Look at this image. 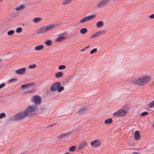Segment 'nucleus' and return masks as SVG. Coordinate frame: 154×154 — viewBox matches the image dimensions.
Instances as JSON below:
<instances>
[{"label":"nucleus","instance_id":"1","mask_svg":"<svg viewBox=\"0 0 154 154\" xmlns=\"http://www.w3.org/2000/svg\"><path fill=\"white\" fill-rule=\"evenodd\" d=\"M36 109V107L32 105L28 107L24 111H22L14 116L15 120H21L33 114Z\"/></svg>","mask_w":154,"mask_h":154},{"label":"nucleus","instance_id":"2","mask_svg":"<svg viewBox=\"0 0 154 154\" xmlns=\"http://www.w3.org/2000/svg\"><path fill=\"white\" fill-rule=\"evenodd\" d=\"M61 83L60 82H56L52 85L51 88V91H57L58 92H60L64 90V88L61 86Z\"/></svg>","mask_w":154,"mask_h":154},{"label":"nucleus","instance_id":"3","mask_svg":"<svg viewBox=\"0 0 154 154\" xmlns=\"http://www.w3.org/2000/svg\"><path fill=\"white\" fill-rule=\"evenodd\" d=\"M55 26L53 24H51L43 26L39 29L38 33L41 34H43L46 33L48 31L51 30Z\"/></svg>","mask_w":154,"mask_h":154},{"label":"nucleus","instance_id":"4","mask_svg":"<svg viewBox=\"0 0 154 154\" xmlns=\"http://www.w3.org/2000/svg\"><path fill=\"white\" fill-rule=\"evenodd\" d=\"M126 113V111L123 109H120L114 113L113 115L116 117H120L122 116Z\"/></svg>","mask_w":154,"mask_h":154},{"label":"nucleus","instance_id":"5","mask_svg":"<svg viewBox=\"0 0 154 154\" xmlns=\"http://www.w3.org/2000/svg\"><path fill=\"white\" fill-rule=\"evenodd\" d=\"M144 85L146 84L151 79L150 76L148 75H145L141 76Z\"/></svg>","mask_w":154,"mask_h":154},{"label":"nucleus","instance_id":"6","mask_svg":"<svg viewBox=\"0 0 154 154\" xmlns=\"http://www.w3.org/2000/svg\"><path fill=\"white\" fill-rule=\"evenodd\" d=\"M95 17L94 15H91L84 17L80 21V23H83L91 20Z\"/></svg>","mask_w":154,"mask_h":154},{"label":"nucleus","instance_id":"7","mask_svg":"<svg viewBox=\"0 0 154 154\" xmlns=\"http://www.w3.org/2000/svg\"><path fill=\"white\" fill-rule=\"evenodd\" d=\"M41 100V98L38 95L33 97L32 99V101L36 104H39L40 103Z\"/></svg>","mask_w":154,"mask_h":154},{"label":"nucleus","instance_id":"8","mask_svg":"<svg viewBox=\"0 0 154 154\" xmlns=\"http://www.w3.org/2000/svg\"><path fill=\"white\" fill-rule=\"evenodd\" d=\"M135 84L138 85L142 86L144 85L141 76L137 79L135 80L134 82Z\"/></svg>","mask_w":154,"mask_h":154},{"label":"nucleus","instance_id":"9","mask_svg":"<svg viewBox=\"0 0 154 154\" xmlns=\"http://www.w3.org/2000/svg\"><path fill=\"white\" fill-rule=\"evenodd\" d=\"M110 0H103L99 2L97 6L98 8H103L105 4L107 3Z\"/></svg>","mask_w":154,"mask_h":154},{"label":"nucleus","instance_id":"10","mask_svg":"<svg viewBox=\"0 0 154 154\" xmlns=\"http://www.w3.org/2000/svg\"><path fill=\"white\" fill-rule=\"evenodd\" d=\"M91 144L92 146L94 147H96L100 145V142L99 140H94L91 142Z\"/></svg>","mask_w":154,"mask_h":154},{"label":"nucleus","instance_id":"11","mask_svg":"<svg viewBox=\"0 0 154 154\" xmlns=\"http://www.w3.org/2000/svg\"><path fill=\"white\" fill-rule=\"evenodd\" d=\"M26 69L25 68L19 69L15 71V72L19 74H22L25 72Z\"/></svg>","mask_w":154,"mask_h":154},{"label":"nucleus","instance_id":"12","mask_svg":"<svg viewBox=\"0 0 154 154\" xmlns=\"http://www.w3.org/2000/svg\"><path fill=\"white\" fill-rule=\"evenodd\" d=\"M103 34V32L101 31H100L93 34L91 37V39H92L94 38H96L99 37L101 34Z\"/></svg>","mask_w":154,"mask_h":154},{"label":"nucleus","instance_id":"13","mask_svg":"<svg viewBox=\"0 0 154 154\" xmlns=\"http://www.w3.org/2000/svg\"><path fill=\"white\" fill-rule=\"evenodd\" d=\"M87 143L86 142H83L78 146V149H80L82 148H84L87 146Z\"/></svg>","mask_w":154,"mask_h":154},{"label":"nucleus","instance_id":"14","mask_svg":"<svg viewBox=\"0 0 154 154\" xmlns=\"http://www.w3.org/2000/svg\"><path fill=\"white\" fill-rule=\"evenodd\" d=\"M42 19L40 17H35L32 20V22L34 23H37L42 21Z\"/></svg>","mask_w":154,"mask_h":154},{"label":"nucleus","instance_id":"15","mask_svg":"<svg viewBox=\"0 0 154 154\" xmlns=\"http://www.w3.org/2000/svg\"><path fill=\"white\" fill-rule=\"evenodd\" d=\"M134 138L136 140H138L140 139V133L138 131H136L134 133Z\"/></svg>","mask_w":154,"mask_h":154},{"label":"nucleus","instance_id":"16","mask_svg":"<svg viewBox=\"0 0 154 154\" xmlns=\"http://www.w3.org/2000/svg\"><path fill=\"white\" fill-rule=\"evenodd\" d=\"M33 85V84L32 83H27L26 85H21V88H27L32 86Z\"/></svg>","mask_w":154,"mask_h":154},{"label":"nucleus","instance_id":"17","mask_svg":"<svg viewBox=\"0 0 154 154\" xmlns=\"http://www.w3.org/2000/svg\"><path fill=\"white\" fill-rule=\"evenodd\" d=\"M103 25L104 23L103 21H99L96 24V26L97 28L101 27L103 26Z\"/></svg>","mask_w":154,"mask_h":154},{"label":"nucleus","instance_id":"18","mask_svg":"<svg viewBox=\"0 0 154 154\" xmlns=\"http://www.w3.org/2000/svg\"><path fill=\"white\" fill-rule=\"evenodd\" d=\"M25 8L24 5H21L19 7L16 8L15 10L16 11H20Z\"/></svg>","mask_w":154,"mask_h":154},{"label":"nucleus","instance_id":"19","mask_svg":"<svg viewBox=\"0 0 154 154\" xmlns=\"http://www.w3.org/2000/svg\"><path fill=\"white\" fill-rule=\"evenodd\" d=\"M65 38V37L63 35L60 36L56 39L57 42H61Z\"/></svg>","mask_w":154,"mask_h":154},{"label":"nucleus","instance_id":"20","mask_svg":"<svg viewBox=\"0 0 154 154\" xmlns=\"http://www.w3.org/2000/svg\"><path fill=\"white\" fill-rule=\"evenodd\" d=\"M44 47V46L43 45H40L36 46L35 47V49L36 50L39 51L41 50Z\"/></svg>","mask_w":154,"mask_h":154},{"label":"nucleus","instance_id":"21","mask_svg":"<svg viewBox=\"0 0 154 154\" xmlns=\"http://www.w3.org/2000/svg\"><path fill=\"white\" fill-rule=\"evenodd\" d=\"M69 134V133H65L63 134H61L57 138L58 139H62L64 137L66 136Z\"/></svg>","mask_w":154,"mask_h":154},{"label":"nucleus","instance_id":"22","mask_svg":"<svg viewBox=\"0 0 154 154\" xmlns=\"http://www.w3.org/2000/svg\"><path fill=\"white\" fill-rule=\"evenodd\" d=\"M63 73L61 72H58L55 75V77L56 78H60L62 76Z\"/></svg>","mask_w":154,"mask_h":154},{"label":"nucleus","instance_id":"23","mask_svg":"<svg viewBox=\"0 0 154 154\" xmlns=\"http://www.w3.org/2000/svg\"><path fill=\"white\" fill-rule=\"evenodd\" d=\"M87 111L85 108L80 109L79 111V113L80 114H82L86 112Z\"/></svg>","mask_w":154,"mask_h":154},{"label":"nucleus","instance_id":"24","mask_svg":"<svg viewBox=\"0 0 154 154\" xmlns=\"http://www.w3.org/2000/svg\"><path fill=\"white\" fill-rule=\"evenodd\" d=\"M87 32V29L85 28H82L81 29L80 32L83 34H84L86 33Z\"/></svg>","mask_w":154,"mask_h":154},{"label":"nucleus","instance_id":"25","mask_svg":"<svg viewBox=\"0 0 154 154\" xmlns=\"http://www.w3.org/2000/svg\"><path fill=\"white\" fill-rule=\"evenodd\" d=\"M112 122V119H106L104 123L106 124H111Z\"/></svg>","mask_w":154,"mask_h":154},{"label":"nucleus","instance_id":"26","mask_svg":"<svg viewBox=\"0 0 154 154\" xmlns=\"http://www.w3.org/2000/svg\"><path fill=\"white\" fill-rule=\"evenodd\" d=\"M72 0H63V2H62V4L63 5H65L70 3Z\"/></svg>","mask_w":154,"mask_h":154},{"label":"nucleus","instance_id":"27","mask_svg":"<svg viewBox=\"0 0 154 154\" xmlns=\"http://www.w3.org/2000/svg\"><path fill=\"white\" fill-rule=\"evenodd\" d=\"M17 80V79L16 78L12 79L9 80L8 81V82L9 83H11L14 82H16Z\"/></svg>","mask_w":154,"mask_h":154},{"label":"nucleus","instance_id":"28","mask_svg":"<svg viewBox=\"0 0 154 154\" xmlns=\"http://www.w3.org/2000/svg\"><path fill=\"white\" fill-rule=\"evenodd\" d=\"M14 32L13 30H10L8 31V32L7 34L8 35H11L14 34Z\"/></svg>","mask_w":154,"mask_h":154},{"label":"nucleus","instance_id":"29","mask_svg":"<svg viewBox=\"0 0 154 154\" xmlns=\"http://www.w3.org/2000/svg\"><path fill=\"white\" fill-rule=\"evenodd\" d=\"M148 114V112H144L141 113L140 115L141 116H144L147 115Z\"/></svg>","mask_w":154,"mask_h":154},{"label":"nucleus","instance_id":"30","mask_svg":"<svg viewBox=\"0 0 154 154\" xmlns=\"http://www.w3.org/2000/svg\"><path fill=\"white\" fill-rule=\"evenodd\" d=\"M149 106L150 108L154 107V100L152 101L149 104Z\"/></svg>","mask_w":154,"mask_h":154},{"label":"nucleus","instance_id":"31","mask_svg":"<svg viewBox=\"0 0 154 154\" xmlns=\"http://www.w3.org/2000/svg\"><path fill=\"white\" fill-rule=\"evenodd\" d=\"M76 147L75 146H72L69 148V150L70 151L72 152L74 151Z\"/></svg>","mask_w":154,"mask_h":154},{"label":"nucleus","instance_id":"32","mask_svg":"<svg viewBox=\"0 0 154 154\" xmlns=\"http://www.w3.org/2000/svg\"><path fill=\"white\" fill-rule=\"evenodd\" d=\"M66 68V66L64 65H61L58 67V69L60 70L64 69Z\"/></svg>","mask_w":154,"mask_h":154},{"label":"nucleus","instance_id":"33","mask_svg":"<svg viewBox=\"0 0 154 154\" xmlns=\"http://www.w3.org/2000/svg\"><path fill=\"white\" fill-rule=\"evenodd\" d=\"M51 41L50 40H47L45 42V44L49 46L51 45Z\"/></svg>","mask_w":154,"mask_h":154},{"label":"nucleus","instance_id":"34","mask_svg":"<svg viewBox=\"0 0 154 154\" xmlns=\"http://www.w3.org/2000/svg\"><path fill=\"white\" fill-rule=\"evenodd\" d=\"M6 115L5 113H2L0 114V119H2L5 118Z\"/></svg>","mask_w":154,"mask_h":154},{"label":"nucleus","instance_id":"35","mask_svg":"<svg viewBox=\"0 0 154 154\" xmlns=\"http://www.w3.org/2000/svg\"><path fill=\"white\" fill-rule=\"evenodd\" d=\"M97 51V49L96 48H94V49L91 50L90 52V53L91 54H92L96 52Z\"/></svg>","mask_w":154,"mask_h":154},{"label":"nucleus","instance_id":"36","mask_svg":"<svg viewBox=\"0 0 154 154\" xmlns=\"http://www.w3.org/2000/svg\"><path fill=\"white\" fill-rule=\"evenodd\" d=\"M36 66V65L35 64H33L32 65H30L28 67L29 69H33Z\"/></svg>","mask_w":154,"mask_h":154},{"label":"nucleus","instance_id":"37","mask_svg":"<svg viewBox=\"0 0 154 154\" xmlns=\"http://www.w3.org/2000/svg\"><path fill=\"white\" fill-rule=\"evenodd\" d=\"M22 30V28L21 27H19L16 29V32L17 33H20L21 32Z\"/></svg>","mask_w":154,"mask_h":154},{"label":"nucleus","instance_id":"38","mask_svg":"<svg viewBox=\"0 0 154 154\" xmlns=\"http://www.w3.org/2000/svg\"><path fill=\"white\" fill-rule=\"evenodd\" d=\"M34 92V90L33 89H32L30 90H28L26 92V93L28 94V93H31Z\"/></svg>","mask_w":154,"mask_h":154},{"label":"nucleus","instance_id":"39","mask_svg":"<svg viewBox=\"0 0 154 154\" xmlns=\"http://www.w3.org/2000/svg\"><path fill=\"white\" fill-rule=\"evenodd\" d=\"M5 86V84L4 83L0 85V89L4 87Z\"/></svg>","mask_w":154,"mask_h":154},{"label":"nucleus","instance_id":"40","mask_svg":"<svg viewBox=\"0 0 154 154\" xmlns=\"http://www.w3.org/2000/svg\"><path fill=\"white\" fill-rule=\"evenodd\" d=\"M149 17L151 19H153L154 18V14H152L150 15Z\"/></svg>","mask_w":154,"mask_h":154},{"label":"nucleus","instance_id":"41","mask_svg":"<svg viewBox=\"0 0 154 154\" xmlns=\"http://www.w3.org/2000/svg\"><path fill=\"white\" fill-rule=\"evenodd\" d=\"M55 124H51L49 126H48V127H51V126H53L55 125Z\"/></svg>","mask_w":154,"mask_h":154},{"label":"nucleus","instance_id":"42","mask_svg":"<svg viewBox=\"0 0 154 154\" xmlns=\"http://www.w3.org/2000/svg\"><path fill=\"white\" fill-rule=\"evenodd\" d=\"M85 49V48H84L82 49V50H81V51H84Z\"/></svg>","mask_w":154,"mask_h":154},{"label":"nucleus","instance_id":"43","mask_svg":"<svg viewBox=\"0 0 154 154\" xmlns=\"http://www.w3.org/2000/svg\"><path fill=\"white\" fill-rule=\"evenodd\" d=\"M89 47V45H88V46H87L85 48V49H87V48H88Z\"/></svg>","mask_w":154,"mask_h":154},{"label":"nucleus","instance_id":"44","mask_svg":"<svg viewBox=\"0 0 154 154\" xmlns=\"http://www.w3.org/2000/svg\"><path fill=\"white\" fill-rule=\"evenodd\" d=\"M64 154H69V153H65Z\"/></svg>","mask_w":154,"mask_h":154},{"label":"nucleus","instance_id":"45","mask_svg":"<svg viewBox=\"0 0 154 154\" xmlns=\"http://www.w3.org/2000/svg\"><path fill=\"white\" fill-rule=\"evenodd\" d=\"M2 60V59H0V62Z\"/></svg>","mask_w":154,"mask_h":154},{"label":"nucleus","instance_id":"46","mask_svg":"<svg viewBox=\"0 0 154 154\" xmlns=\"http://www.w3.org/2000/svg\"><path fill=\"white\" fill-rule=\"evenodd\" d=\"M2 0H0V2Z\"/></svg>","mask_w":154,"mask_h":154}]
</instances>
